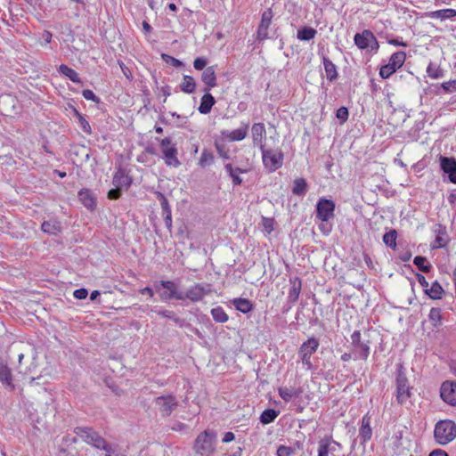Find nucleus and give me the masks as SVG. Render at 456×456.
Instances as JSON below:
<instances>
[{
    "mask_svg": "<svg viewBox=\"0 0 456 456\" xmlns=\"http://www.w3.org/2000/svg\"><path fill=\"white\" fill-rule=\"evenodd\" d=\"M155 402L161 414L165 416L170 415L177 406V401L172 395L157 397Z\"/></svg>",
    "mask_w": 456,
    "mask_h": 456,
    "instance_id": "nucleus-12",
    "label": "nucleus"
},
{
    "mask_svg": "<svg viewBox=\"0 0 456 456\" xmlns=\"http://www.w3.org/2000/svg\"><path fill=\"white\" fill-rule=\"evenodd\" d=\"M273 16V14L271 9L265 11L262 14L261 22L259 25L269 28L272 23Z\"/></svg>",
    "mask_w": 456,
    "mask_h": 456,
    "instance_id": "nucleus-47",
    "label": "nucleus"
},
{
    "mask_svg": "<svg viewBox=\"0 0 456 456\" xmlns=\"http://www.w3.org/2000/svg\"><path fill=\"white\" fill-rule=\"evenodd\" d=\"M232 304L238 311L243 314L249 313L253 308L251 302L247 298H234Z\"/></svg>",
    "mask_w": 456,
    "mask_h": 456,
    "instance_id": "nucleus-29",
    "label": "nucleus"
},
{
    "mask_svg": "<svg viewBox=\"0 0 456 456\" xmlns=\"http://www.w3.org/2000/svg\"><path fill=\"white\" fill-rule=\"evenodd\" d=\"M306 191V182L305 179H297L294 182L292 191L296 195H302Z\"/></svg>",
    "mask_w": 456,
    "mask_h": 456,
    "instance_id": "nucleus-41",
    "label": "nucleus"
},
{
    "mask_svg": "<svg viewBox=\"0 0 456 456\" xmlns=\"http://www.w3.org/2000/svg\"><path fill=\"white\" fill-rule=\"evenodd\" d=\"M159 286H161L162 288L166 289L167 290V292L170 294V296L174 297V298L178 299V300H184L185 299V297L183 296V293L179 292L177 290V287L175 286V284L173 281H161L159 282V284L155 285V289L159 290Z\"/></svg>",
    "mask_w": 456,
    "mask_h": 456,
    "instance_id": "nucleus-21",
    "label": "nucleus"
},
{
    "mask_svg": "<svg viewBox=\"0 0 456 456\" xmlns=\"http://www.w3.org/2000/svg\"><path fill=\"white\" fill-rule=\"evenodd\" d=\"M388 44L389 45H395V46H403V47H406L407 46V44L402 40H399V39H391V40H388Z\"/></svg>",
    "mask_w": 456,
    "mask_h": 456,
    "instance_id": "nucleus-62",
    "label": "nucleus"
},
{
    "mask_svg": "<svg viewBox=\"0 0 456 456\" xmlns=\"http://www.w3.org/2000/svg\"><path fill=\"white\" fill-rule=\"evenodd\" d=\"M434 437L437 444L445 445L456 438V424L451 419L438 421L434 429Z\"/></svg>",
    "mask_w": 456,
    "mask_h": 456,
    "instance_id": "nucleus-2",
    "label": "nucleus"
},
{
    "mask_svg": "<svg viewBox=\"0 0 456 456\" xmlns=\"http://www.w3.org/2000/svg\"><path fill=\"white\" fill-rule=\"evenodd\" d=\"M351 351L354 360L366 361L370 355L369 341H362V335L359 330H355L351 335Z\"/></svg>",
    "mask_w": 456,
    "mask_h": 456,
    "instance_id": "nucleus-5",
    "label": "nucleus"
},
{
    "mask_svg": "<svg viewBox=\"0 0 456 456\" xmlns=\"http://www.w3.org/2000/svg\"><path fill=\"white\" fill-rule=\"evenodd\" d=\"M323 66H324L327 78L330 81L334 80L338 76L337 69H336V66L334 65V63L328 58L324 57L323 58Z\"/></svg>",
    "mask_w": 456,
    "mask_h": 456,
    "instance_id": "nucleus-32",
    "label": "nucleus"
},
{
    "mask_svg": "<svg viewBox=\"0 0 456 456\" xmlns=\"http://www.w3.org/2000/svg\"><path fill=\"white\" fill-rule=\"evenodd\" d=\"M82 95L86 100L93 101L96 103L100 102V99L94 94L92 90L86 89L82 92Z\"/></svg>",
    "mask_w": 456,
    "mask_h": 456,
    "instance_id": "nucleus-52",
    "label": "nucleus"
},
{
    "mask_svg": "<svg viewBox=\"0 0 456 456\" xmlns=\"http://www.w3.org/2000/svg\"><path fill=\"white\" fill-rule=\"evenodd\" d=\"M213 319L220 323H224L228 321L229 317L221 306L215 307L211 310Z\"/></svg>",
    "mask_w": 456,
    "mask_h": 456,
    "instance_id": "nucleus-35",
    "label": "nucleus"
},
{
    "mask_svg": "<svg viewBox=\"0 0 456 456\" xmlns=\"http://www.w3.org/2000/svg\"><path fill=\"white\" fill-rule=\"evenodd\" d=\"M209 292L210 285L196 283L190 287L183 294V296L185 298L190 299L192 302H198L202 300L205 296L209 294Z\"/></svg>",
    "mask_w": 456,
    "mask_h": 456,
    "instance_id": "nucleus-11",
    "label": "nucleus"
},
{
    "mask_svg": "<svg viewBox=\"0 0 456 456\" xmlns=\"http://www.w3.org/2000/svg\"><path fill=\"white\" fill-rule=\"evenodd\" d=\"M441 87H442V88H443L446 93H453V92H456V79L443 82V83L441 84Z\"/></svg>",
    "mask_w": 456,
    "mask_h": 456,
    "instance_id": "nucleus-49",
    "label": "nucleus"
},
{
    "mask_svg": "<svg viewBox=\"0 0 456 456\" xmlns=\"http://www.w3.org/2000/svg\"><path fill=\"white\" fill-rule=\"evenodd\" d=\"M278 414L279 412L273 409H266L262 412L260 421L263 424H269L278 417Z\"/></svg>",
    "mask_w": 456,
    "mask_h": 456,
    "instance_id": "nucleus-37",
    "label": "nucleus"
},
{
    "mask_svg": "<svg viewBox=\"0 0 456 456\" xmlns=\"http://www.w3.org/2000/svg\"><path fill=\"white\" fill-rule=\"evenodd\" d=\"M294 452V450L291 447L280 445L277 449L276 455L277 456H291Z\"/></svg>",
    "mask_w": 456,
    "mask_h": 456,
    "instance_id": "nucleus-50",
    "label": "nucleus"
},
{
    "mask_svg": "<svg viewBox=\"0 0 456 456\" xmlns=\"http://www.w3.org/2000/svg\"><path fill=\"white\" fill-rule=\"evenodd\" d=\"M428 319L434 326H439L441 324V310L439 308H431L428 314Z\"/></svg>",
    "mask_w": 456,
    "mask_h": 456,
    "instance_id": "nucleus-40",
    "label": "nucleus"
},
{
    "mask_svg": "<svg viewBox=\"0 0 456 456\" xmlns=\"http://www.w3.org/2000/svg\"><path fill=\"white\" fill-rule=\"evenodd\" d=\"M395 72L396 70L393 69V68L390 67L387 63L382 65L379 69V76L385 79L390 77Z\"/></svg>",
    "mask_w": 456,
    "mask_h": 456,
    "instance_id": "nucleus-48",
    "label": "nucleus"
},
{
    "mask_svg": "<svg viewBox=\"0 0 456 456\" xmlns=\"http://www.w3.org/2000/svg\"><path fill=\"white\" fill-rule=\"evenodd\" d=\"M75 116L77 118L81 129L90 134L92 133L91 126L88 123V121L85 118V117L79 113L76 109L73 110Z\"/></svg>",
    "mask_w": 456,
    "mask_h": 456,
    "instance_id": "nucleus-44",
    "label": "nucleus"
},
{
    "mask_svg": "<svg viewBox=\"0 0 456 456\" xmlns=\"http://www.w3.org/2000/svg\"><path fill=\"white\" fill-rule=\"evenodd\" d=\"M427 74L432 79H438L444 77V70L440 68V66L436 65L434 63H429L427 68Z\"/></svg>",
    "mask_w": 456,
    "mask_h": 456,
    "instance_id": "nucleus-36",
    "label": "nucleus"
},
{
    "mask_svg": "<svg viewBox=\"0 0 456 456\" xmlns=\"http://www.w3.org/2000/svg\"><path fill=\"white\" fill-rule=\"evenodd\" d=\"M372 436V429L370 427V418L364 415L362 419V425L360 428L359 436L362 444L370 441Z\"/></svg>",
    "mask_w": 456,
    "mask_h": 456,
    "instance_id": "nucleus-19",
    "label": "nucleus"
},
{
    "mask_svg": "<svg viewBox=\"0 0 456 456\" xmlns=\"http://www.w3.org/2000/svg\"><path fill=\"white\" fill-rule=\"evenodd\" d=\"M77 435L86 444L97 449L108 451L105 440L90 428H77Z\"/></svg>",
    "mask_w": 456,
    "mask_h": 456,
    "instance_id": "nucleus-8",
    "label": "nucleus"
},
{
    "mask_svg": "<svg viewBox=\"0 0 456 456\" xmlns=\"http://www.w3.org/2000/svg\"><path fill=\"white\" fill-rule=\"evenodd\" d=\"M318 347L319 341L314 338H308L301 345L298 351V355L304 368L306 370H310L313 369L311 356L317 351Z\"/></svg>",
    "mask_w": 456,
    "mask_h": 456,
    "instance_id": "nucleus-7",
    "label": "nucleus"
},
{
    "mask_svg": "<svg viewBox=\"0 0 456 456\" xmlns=\"http://www.w3.org/2000/svg\"><path fill=\"white\" fill-rule=\"evenodd\" d=\"M0 382L9 390H13L15 387L12 382L11 369L3 362H0Z\"/></svg>",
    "mask_w": 456,
    "mask_h": 456,
    "instance_id": "nucleus-17",
    "label": "nucleus"
},
{
    "mask_svg": "<svg viewBox=\"0 0 456 456\" xmlns=\"http://www.w3.org/2000/svg\"><path fill=\"white\" fill-rule=\"evenodd\" d=\"M429 456H448V454L442 450H435L429 454Z\"/></svg>",
    "mask_w": 456,
    "mask_h": 456,
    "instance_id": "nucleus-64",
    "label": "nucleus"
},
{
    "mask_svg": "<svg viewBox=\"0 0 456 456\" xmlns=\"http://www.w3.org/2000/svg\"><path fill=\"white\" fill-rule=\"evenodd\" d=\"M216 147L220 157L224 159H229L228 153L224 150L222 146H220L218 143H216Z\"/></svg>",
    "mask_w": 456,
    "mask_h": 456,
    "instance_id": "nucleus-61",
    "label": "nucleus"
},
{
    "mask_svg": "<svg viewBox=\"0 0 456 456\" xmlns=\"http://www.w3.org/2000/svg\"><path fill=\"white\" fill-rule=\"evenodd\" d=\"M214 157L213 154L207 150H204L201 153L200 159L199 160V165L201 167H206L213 163Z\"/></svg>",
    "mask_w": 456,
    "mask_h": 456,
    "instance_id": "nucleus-43",
    "label": "nucleus"
},
{
    "mask_svg": "<svg viewBox=\"0 0 456 456\" xmlns=\"http://www.w3.org/2000/svg\"><path fill=\"white\" fill-rule=\"evenodd\" d=\"M426 293L433 299H440L443 296L444 289L437 281H435L432 283L430 289H426Z\"/></svg>",
    "mask_w": 456,
    "mask_h": 456,
    "instance_id": "nucleus-33",
    "label": "nucleus"
},
{
    "mask_svg": "<svg viewBox=\"0 0 456 456\" xmlns=\"http://www.w3.org/2000/svg\"><path fill=\"white\" fill-rule=\"evenodd\" d=\"M414 265L418 266V268L423 272H429L430 265L428 264L427 258L424 256H416L413 260Z\"/></svg>",
    "mask_w": 456,
    "mask_h": 456,
    "instance_id": "nucleus-45",
    "label": "nucleus"
},
{
    "mask_svg": "<svg viewBox=\"0 0 456 456\" xmlns=\"http://www.w3.org/2000/svg\"><path fill=\"white\" fill-rule=\"evenodd\" d=\"M158 314L168 319H172L174 316L173 312L167 310L159 311Z\"/></svg>",
    "mask_w": 456,
    "mask_h": 456,
    "instance_id": "nucleus-63",
    "label": "nucleus"
},
{
    "mask_svg": "<svg viewBox=\"0 0 456 456\" xmlns=\"http://www.w3.org/2000/svg\"><path fill=\"white\" fill-rule=\"evenodd\" d=\"M216 433L205 430L198 435L193 449L199 456H212L216 452Z\"/></svg>",
    "mask_w": 456,
    "mask_h": 456,
    "instance_id": "nucleus-1",
    "label": "nucleus"
},
{
    "mask_svg": "<svg viewBox=\"0 0 456 456\" xmlns=\"http://www.w3.org/2000/svg\"><path fill=\"white\" fill-rule=\"evenodd\" d=\"M88 295L87 289L81 288L77 289L73 292V296L77 299H85Z\"/></svg>",
    "mask_w": 456,
    "mask_h": 456,
    "instance_id": "nucleus-57",
    "label": "nucleus"
},
{
    "mask_svg": "<svg viewBox=\"0 0 456 456\" xmlns=\"http://www.w3.org/2000/svg\"><path fill=\"white\" fill-rule=\"evenodd\" d=\"M406 60V53L403 51L394 53L389 60L388 65L395 69L396 71L403 65Z\"/></svg>",
    "mask_w": 456,
    "mask_h": 456,
    "instance_id": "nucleus-23",
    "label": "nucleus"
},
{
    "mask_svg": "<svg viewBox=\"0 0 456 456\" xmlns=\"http://www.w3.org/2000/svg\"><path fill=\"white\" fill-rule=\"evenodd\" d=\"M251 137L253 144L259 149L265 147L264 142L266 137V131L265 124L262 122L254 123L251 127Z\"/></svg>",
    "mask_w": 456,
    "mask_h": 456,
    "instance_id": "nucleus-14",
    "label": "nucleus"
},
{
    "mask_svg": "<svg viewBox=\"0 0 456 456\" xmlns=\"http://www.w3.org/2000/svg\"><path fill=\"white\" fill-rule=\"evenodd\" d=\"M396 237H397L396 232L395 230H392L384 234L383 241L387 246H388L390 248H395Z\"/></svg>",
    "mask_w": 456,
    "mask_h": 456,
    "instance_id": "nucleus-42",
    "label": "nucleus"
},
{
    "mask_svg": "<svg viewBox=\"0 0 456 456\" xmlns=\"http://www.w3.org/2000/svg\"><path fill=\"white\" fill-rule=\"evenodd\" d=\"M265 168L273 173L282 167L284 156L280 149H260Z\"/></svg>",
    "mask_w": 456,
    "mask_h": 456,
    "instance_id": "nucleus-3",
    "label": "nucleus"
},
{
    "mask_svg": "<svg viewBox=\"0 0 456 456\" xmlns=\"http://www.w3.org/2000/svg\"><path fill=\"white\" fill-rule=\"evenodd\" d=\"M121 189L122 188L116 187L115 189H111L110 191H109V192H108L109 199H110V200L118 199L120 197Z\"/></svg>",
    "mask_w": 456,
    "mask_h": 456,
    "instance_id": "nucleus-58",
    "label": "nucleus"
},
{
    "mask_svg": "<svg viewBox=\"0 0 456 456\" xmlns=\"http://www.w3.org/2000/svg\"><path fill=\"white\" fill-rule=\"evenodd\" d=\"M395 384L396 401L400 404H404L412 395V387L410 386L402 365L398 367Z\"/></svg>",
    "mask_w": 456,
    "mask_h": 456,
    "instance_id": "nucleus-4",
    "label": "nucleus"
},
{
    "mask_svg": "<svg viewBox=\"0 0 456 456\" xmlns=\"http://www.w3.org/2000/svg\"><path fill=\"white\" fill-rule=\"evenodd\" d=\"M202 82L208 86L205 91H208L210 88L216 86V69L213 66L207 67L201 74Z\"/></svg>",
    "mask_w": 456,
    "mask_h": 456,
    "instance_id": "nucleus-18",
    "label": "nucleus"
},
{
    "mask_svg": "<svg viewBox=\"0 0 456 456\" xmlns=\"http://www.w3.org/2000/svg\"><path fill=\"white\" fill-rule=\"evenodd\" d=\"M78 198L82 204L88 209H94L95 207V198L89 190L82 189L78 192Z\"/></svg>",
    "mask_w": 456,
    "mask_h": 456,
    "instance_id": "nucleus-24",
    "label": "nucleus"
},
{
    "mask_svg": "<svg viewBox=\"0 0 456 456\" xmlns=\"http://www.w3.org/2000/svg\"><path fill=\"white\" fill-rule=\"evenodd\" d=\"M225 169L232 178V182L234 184L239 185L242 183V180L239 175L240 173H242L240 169H233L231 164L225 165Z\"/></svg>",
    "mask_w": 456,
    "mask_h": 456,
    "instance_id": "nucleus-39",
    "label": "nucleus"
},
{
    "mask_svg": "<svg viewBox=\"0 0 456 456\" xmlns=\"http://www.w3.org/2000/svg\"><path fill=\"white\" fill-rule=\"evenodd\" d=\"M160 150L167 166L178 167L181 165V162L177 158V148L169 137L161 139Z\"/></svg>",
    "mask_w": 456,
    "mask_h": 456,
    "instance_id": "nucleus-6",
    "label": "nucleus"
},
{
    "mask_svg": "<svg viewBox=\"0 0 456 456\" xmlns=\"http://www.w3.org/2000/svg\"><path fill=\"white\" fill-rule=\"evenodd\" d=\"M456 16V10L454 9H442L428 13V17L436 20H448Z\"/></svg>",
    "mask_w": 456,
    "mask_h": 456,
    "instance_id": "nucleus-27",
    "label": "nucleus"
},
{
    "mask_svg": "<svg viewBox=\"0 0 456 456\" xmlns=\"http://www.w3.org/2000/svg\"><path fill=\"white\" fill-rule=\"evenodd\" d=\"M248 125L242 123L241 126L232 131L224 130L221 132L223 138L229 142H240L244 140L248 134Z\"/></svg>",
    "mask_w": 456,
    "mask_h": 456,
    "instance_id": "nucleus-15",
    "label": "nucleus"
},
{
    "mask_svg": "<svg viewBox=\"0 0 456 456\" xmlns=\"http://www.w3.org/2000/svg\"><path fill=\"white\" fill-rule=\"evenodd\" d=\"M440 394L445 403L456 406V381L444 382Z\"/></svg>",
    "mask_w": 456,
    "mask_h": 456,
    "instance_id": "nucleus-13",
    "label": "nucleus"
},
{
    "mask_svg": "<svg viewBox=\"0 0 456 456\" xmlns=\"http://www.w3.org/2000/svg\"><path fill=\"white\" fill-rule=\"evenodd\" d=\"M58 69L61 74L69 77L72 82L77 83V84L81 83V80H80L79 76L77 73V71L74 70L73 69L69 68V66H67L65 64H61V65H60Z\"/></svg>",
    "mask_w": 456,
    "mask_h": 456,
    "instance_id": "nucleus-30",
    "label": "nucleus"
},
{
    "mask_svg": "<svg viewBox=\"0 0 456 456\" xmlns=\"http://www.w3.org/2000/svg\"><path fill=\"white\" fill-rule=\"evenodd\" d=\"M337 447L339 448L340 444L331 436H326L319 441L318 456H329V453L335 452Z\"/></svg>",
    "mask_w": 456,
    "mask_h": 456,
    "instance_id": "nucleus-16",
    "label": "nucleus"
},
{
    "mask_svg": "<svg viewBox=\"0 0 456 456\" xmlns=\"http://www.w3.org/2000/svg\"><path fill=\"white\" fill-rule=\"evenodd\" d=\"M262 226L264 232L266 234H271L274 229V220L273 218L263 217L262 218Z\"/></svg>",
    "mask_w": 456,
    "mask_h": 456,
    "instance_id": "nucleus-46",
    "label": "nucleus"
},
{
    "mask_svg": "<svg viewBox=\"0 0 456 456\" xmlns=\"http://www.w3.org/2000/svg\"><path fill=\"white\" fill-rule=\"evenodd\" d=\"M289 281L291 287L289 291L288 298L290 302L294 303L298 299L300 295L302 281L298 277L291 278Z\"/></svg>",
    "mask_w": 456,
    "mask_h": 456,
    "instance_id": "nucleus-22",
    "label": "nucleus"
},
{
    "mask_svg": "<svg viewBox=\"0 0 456 456\" xmlns=\"http://www.w3.org/2000/svg\"><path fill=\"white\" fill-rule=\"evenodd\" d=\"M41 39L44 41L45 45L49 44L52 40V33L45 30L41 35Z\"/></svg>",
    "mask_w": 456,
    "mask_h": 456,
    "instance_id": "nucleus-59",
    "label": "nucleus"
},
{
    "mask_svg": "<svg viewBox=\"0 0 456 456\" xmlns=\"http://www.w3.org/2000/svg\"><path fill=\"white\" fill-rule=\"evenodd\" d=\"M205 92L206 93L201 97L200 104L198 108L199 112L200 114H204V115L208 114L211 111L212 107L216 103V100L213 97V95L211 94H209L208 91H205Z\"/></svg>",
    "mask_w": 456,
    "mask_h": 456,
    "instance_id": "nucleus-20",
    "label": "nucleus"
},
{
    "mask_svg": "<svg viewBox=\"0 0 456 456\" xmlns=\"http://www.w3.org/2000/svg\"><path fill=\"white\" fill-rule=\"evenodd\" d=\"M268 27L259 25L257 29V38L263 41L268 37Z\"/></svg>",
    "mask_w": 456,
    "mask_h": 456,
    "instance_id": "nucleus-55",
    "label": "nucleus"
},
{
    "mask_svg": "<svg viewBox=\"0 0 456 456\" xmlns=\"http://www.w3.org/2000/svg\"><path fill=\"white\" fill-rule=\"evenodd\" d=\"M160 197V204L163 211V215H167V213H171V208L169 207V204L167 202V200L165 198L163 194H159Z\"/></svg>",
    "mask_w": 456,
    "mask_h": 456,
    "instance_id": "nucleus-54",
    "label": "nucleus"
},
{
    "mask_svg": "<svg viewBox=\"0 0 456 456\" xmlns=\"http://www.w3.org/2000/svg\"><path fill=\"white\" fill-rule=\"evenodd\" d=\"M349 116L348 110L346 107H340L336 112V117L340 119L341 123L347 120Z\"/></svg>",
    "mask_w": 456,
    "mask_h": 456,
    "instance_id": "nucleus-51",
    "label": "nucleus"
},
{
    "mask_svg": "<svg viewBox=\"0 0 456 456\" xmlns=\"http://www.w3.org/2000/svg\"><path fill=\"white\" fill-rule=\"evenodd\" d=\"M316 35V30L310 27H305L297 31V39L301 41H309Z\"/></svg>",
    "mask_w": 456,
    "mask_h": 456,
    "instance_id": "nucleus-34",
    "label": "nucleus"
},
{
    "mask_svg": "<svg viewBox=\"0 0 456 456\" xmlns=\"http://www.w3.org/2000/svg\"><path fill=\"white\" fill-rule=\"evenodd\" d=\"M161 57L166 62L170 63L175 67H180L182 65V62L179 60H177L168 54L162 53Z\"/></svg>",
    "mask_w": 456,
    "mask_h": 456,
    "instance_id": "nucleus-53",
    "label": "nucleus"
},
{
    "mask_svg": "<svg viewBox=\"0 0 456 456\" xmlns=\"http://www.w3.org/2000/svg\"><path fill=\"white\" fill-rule=\"evenodd\" d=\"M335 203L330 200L322 198L317 202L316 216L322 222H327L334 216Z\"/></svg>",
    "mask_w": 456,
    "mask_h": 456,
    "instance_id": "nucleus-10",
    "label": "nucleus"
},
{
    "mask_svg": "<svg viewBox=\"0 0 456 456\" xmlns=\"http://www.w3.org/2000/svg\"><path fill=\"white\" fill-rule=\"evenodd\" d=\"M207 65V60L198 57L193 61V67L197 70H202Z\"/></svg>",
    "mask_w": 456,
    "mask_h": 456,
    "instance_id": "nucleus-56",
    "label": "nucleus"
},
{
    "mask_svg": "<svg viewBox=\"0 0 456 456\" xmlns=\"http://www.w3.org/2000/svg\"><path fill=\"white\" fill-rule=\"evenodd\" d=\"M279 395L285 401L289 402L293 397L297 396V393L295 388L292 387H280L278 389Z\"/></svg>",
    "mask_w": 456,
    "mask_h": 456,
    "instance_id": "nucleus-38",
    "label": "nucleus"
},
{
    "mask_svg": "<svg viewBox=\"0 0 456 456\" xmlns=\"http://www.w3.org/2000/svg\"><path fill=\"white\" fill-rule=\"evenodd\" d=\"M41 229L45 233H48L51 235H55L57 233L61 232V224L57 220L45 221L41 225Z\"/></svg>",
    "mask_w": 456,
    "mask_h": 456,
    "instance_id": "nucleus-26",
    "label": "nucleus"
},
{
    "mask_svg": "<svg viewBox=\"0 0 456 456\" xmlns=\"http://www.w3.org/2000/svg\"><path fill=\"white\" fill-rule=\"evenodd\" d=\"M440 166L444 173L449 175L456 170V159L448 157H440Z\"/></svg>",
    "mask_w": 456,
    "mask_h": 456,
    "instance_id": "nucleus-28",
    "label": "nucleus"
},
{
    "mask_svg": "<svg viewBox=\"0 0 456 456\" xmlns=\"http://www.w3.org/2000/svg\"><path fill=\"white\" fill-rule=\"evenodd\" d=\"M113 184L118 188H128L131 184V178L124 171L118 170L114 175Z\"/></svg>",
    "mask_w": 456,
    "mask_h": 456,
    "instance_id": "nucleus-25",
    "label": "nucleus"
},
{
    "mask_svg": "<svg viewBox=\"0 0 456 456\" xmlns=\"http://www.w3.org/2000/svg\"><path fill=\"white\" fill-rule=\"evenodd\" d=\"M234 438H235V436L232 432H226L223 437V442L230 443V442L233 441Z\"/></svg>",
    "mask_w": 456,
    "mask_h": 456,
    "instance_id": "nucleus-60",
    "label": "nucleus"
},
{
    "mask_svg": "<svg viewBox=\"0 0 456 456\" xmlns=\"http://www.w3.org/2000/svg\"><path fill=\"white\" fill-rule=\"evenodd\" d=\"M196 83L192 77L184 75L180 88L183 93L191 94L195 91Z\"/></svg>",
    "mask_w": 456,
    "mask_h": 456,
    "instance_id": "nucleus-31",
    "label": "nucleus"
},
{
    "mask_svg": "<svg viewBox=\"0 0 456 456\" xmlns=\"http://www.w3.org/2000/svg\"><path fill=\"white\" fill-rule=\"evenodd\" d=\"M354 44L360 49H369L377 52L379 45L375 36L370 30H364L362 33H357L354 36Z\"/></svg>",
    "mask_w": 456,
    "mask_h": 456,
    "instance_id": "nucleus-9",
    "label": "nucleus"
}]
</instances>
